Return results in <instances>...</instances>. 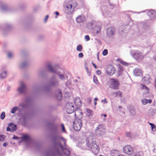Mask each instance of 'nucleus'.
<instances>
[{
	"label": "nucleus",
	"mask_w": 156,
	"mask_h": 156,
	"mask_svg": "<svg viewBox=\"0 0 156 156\" xmlns=\"http://www.w3.org/2000/svg\"><path fill=\"white\" fill-rule=\"evenodd\" d=\"M51 139L55 148L54 153L49 151L46 153V156H61L63 153L66 155L70 154V149L66 144V140L63 137L57 135L52 136Z\"/></svg>",
	"instance_id": "nucleus-1"
},
{
	"label": "nucleus",
	"mask_w": 156,
	"mask_h": 156,
	"mask_svg": "<svg viewBox=\"0 0 156 156\" xmlns=\"http://www.w3.org/2000/svg\"><path fill=\"white\" fill-rule=\"evenodd\" d=\"M86 147H83V149L91 150L93 153L95 154H97L100 150L99 147L96 144L95 140L92 136H89L86 140Z\"/></svg>",
	"instance_id": "nucleus-2"
},
{
	"label": "nucleus",
	"mask_w": 156,
	"mask_h": 156,
	"mask_svg": "<svg viewBox=\"0 0 156 156\" xmlns=\"http://www.w3.org/2000/svg\"><path fill=\"white\" fill-rule=\"evenodd\" d=\"M47 67L50 72L56 74L61 80H66L67 78V74L62 69L56 70L53 68L50 64L48 65Z\"/></svg>",
	"instance_id": "nucleus-3"
},
{
	"label": "nucleus",
	"mask_w": 156,
	"mask_h": 156,
	"mask_svg": "<svg viewBox=\"0 0 156 156\" xmlns=\"http://www.w3.org/2000/svg\"><path fill=\"white\" fill-rule=\"evenodd\" d=\"M77 112V111H76L75 112V119L73 123V128L74 130L76 131L80 130L82 125L81 119L77 118L76 113Z\"/></svg>",
	"instance_id": "nucleus-4"
},
{
	"label": "nucleus",
	"mask_w": 156,
	"mask_h": 156,
	"mask_svg": "<svg viewBox=\"0 0 156 156\" xmlns=\"http://www.w3.org/2000/svg\"><path fill=\"white\" fill-rule=\"evenodd\" d=\"M130 54L137 61L141 60L144 56L142 52L138 50L131 51Z\"/></svg>",
	"instance_id": "nucleus-5"
},
{
	"label": "nucleus",
	"mask_w": 156,
	"mask_h": 156,
	"mask_svg": "<svg viewBox=\"0 0 156 156\" xmlns=\"http://www.w3.org/2000/svg\"><path fill=\"white\" fill-rule=\"evenodd\" d=\"M77 4L76 3L68 4L66 5L64 9L65 12L68 14H72L76 7Z\"/></svg>",
	"instance_id": "nucleus-6"
},
{
	"label": "nucleus",
	"mask_w": 156,
	"mask_h": 156,
	"mask_svg": "<svg viewBox=\"0 0 156 156\" xmlns=\"http://www.w3.org/2000/svg\"><path fill=\"white\" fill-rule=\"evenodd\" d=\"M59 84V81L57 77L55 75L53 76L50 79L48 82L49 87H56Z\"/></svg>",
	"instance_id": "nucleus-7"
},
{
	"label": "nucleus",
	"mask_w": 156,
	"mask_h": 156,
	"mask_svg": "<svg viewBox=\"0 0 156 156\" xmlns=\"http://www.w3.org/2000/svg\"><path fill=\"white\" fill-rule=\"evenodd\" d=\"M105 128L103 124L99 125L95 129V133L97 136H102L105 133Z\"/></svg>",
	"instance_id": "nucleus-8"
},
{
	"label": "nucleus",
	"mask_w": 156,
	"mask_h": 156,
	"mask_svg": "<svg viewBox=\"0 0 156 156\" xmlns=\"http://www.w3.org/2000/svg\"><path fill=\"white\" fill-rule=\"evenodd\" d=\"M90 25L92 28H94L93 32L94 33V34L98 35L101 31V26L96 25V23L94 21H92L90 23Z\"/></svg>",
	"instance_id": "nucleus-9"
},
{
	"label": "nucleus",
	"mask_w": 156,
	"mask_h": 156,
	"mask_svg": "<svg viewBox=\"0 0 156 156\" xmlns=\"http://www.w3.org/2000/svg\"><path fill=\"white\" fill-rule=\"evenodd\" d=\"M123 151L124 153L128 155H131L133 152V149L132 147L129 145L124 146Z\"/></svg>",
	"instance_id": "nucleus-10"
},
{
	"label": "nucleus",
	"mask_w": 156,
	"mask_h": 156,
	"mask_svg": "<svg viewBox=\"0 0 156 156\" xmlns=\"http://www.w3.org/2000/svg\"><path fill=\"white\" fill-rule=\"evenodd\" d=\"M105 71L108 75L111 76L115 73L116 69L112 65H110L108 66Z\"/></svg>",
	"instance_id": "nucleus-11"
},
{
	"label": "nucleus",
	"mask_w": 156,
	"mask_h": 156,
	"mask_svg": "<svg viewBox=\"0 0 156 156\" xmlns=\"http://www.w3.org/2000/svg\"><path fill=\"white\" fill-rule=\"evenodd\" d=\"M111 84V87L114 89H117L119 85V82L118 80L115 79H110Z\"/></svg>",
	"instance_id": "nucleus-12"
},
{
	"label": "nucleus",
	"mask_w": 156,
	"mask_h": 156,
	"mask_svg": "<svg viewBox=\"0 0 156 156\" xmlns=\"http://www.w3.org/2000/svg\"><path fill=\"white\" fill-rule=\"evenodd\" d=\"M66 112L68 114L72 113L74 111V107L72 103H68L66 106Z\"/></svg>",
	"instance_id": "nucleus-13"
},
{
	"label": "nucleus",
	"mask_w": 156,
	"mask_h": 156,
	"mask_svg": "<svg viewBox=\"0 0 156 156\" xmlns=\"http://www.w3.org/2000/svg\"><path fill=\"white\" fill-rule=\"evenodd\" d=\"M26 88V86L24 83L21 82L20 86L17 89L18 91L20 94H23L25 93Z\"/></svg>",
	"instance_id": "nucleus-14"
},
{
	"label": "nucleus",
	"mask_w": 156,
	"mask_h": 156,
	"mask_svg": "<svg viewBox=\"0 0 156 156\" xmlns=\"http://www.w3.org/2000/svg\"><path fill=\"white\" fill-rule=\"evenodd\" d=\"M107 34L109 37L113 36L115 34V29L114 27H110L107 29Z\"/></svg>",
	"instance_id": "nucleus-15"
},
{
	"label": "nucleus",
	"mask_w": 156,
	"mask_h": 156,
	"mask_svg": "<svg viewBox=\"0 0 156 156\" xmlns=\"http://www.w3.org/2000/svg\"><path fill=\"white\" fill-rule=\"evenodd\" d=\"M147 14L152 19L156 18V12L153 10L148 11Z\"/></svg>",
	"instance_id": "nucleus-16"
},
{
	"label": "nucleus",
	"mask_w": 156,
	"mask_h": 156,
	"mask_svg": "<svg viewBox=\"0 0 156 156\" xmlns=\"http://www.w3.org/2000/svg\"><path fill=\"white\" fill-rule=\"evenodd\" d=\"M133 73L136 76H140L142 74V71L139 68H136L134 69Z\"/></svg>",
	"instance_id": "nucleus-17"
},
{
	"label": "nucleus",
	"mask_w": 156,
	"mask_h": 156,
	"mask_svg": "<svg viewBox=\"0 0 156 156\" xmlns=\"http://www.w3.org/2000/svg\"><path fill=\"white\" fill-rule=\"evenodd\" d=\"M76 21L78 23H81L85 20V17L83 15L78 16L76 18Z\"/></svg>",
	"instance_id": "nucleus-18"
},
{
	"label": "nucleus",
	"mask_w": 156,
	"mask_h": 156,
	"mask_svg": "<svg viewBox=\"0 0 156 156\" xmlns=\"http://www.w3.org/2000/svg\"><path fill=\"white\" fill-rule=\"evenodd\" d=\"M150 79V76L149 75H146L142 79V81L143 82H144L145 84H149L150 83V82L149 81Z\"/></svg>",
	"instance_id": "nucleus-19"
},
{
	"label": "nucleus",
	"mask_w": 156,
	"mask_h": 156,
	"mask_svg": "<svg viewBox=\"0 0 156 156\" xmlns=\"http://www.w3.org/2000/svg\"><path fill=\"white\" fill-rule=\"evenodd\" d=\"M127 25H126V27L124 26H121L119 27V32L120 34H122V32H124V33H126L127 30H126V27Z\"/></svg>",
	"instance_id": "nucleus-20"
},
{
	"label": "nucleus",
	"mask_w": 156,
	"mask_h": 156,
	"mask_svg": "<svg viewBox=\"0 0 156 156\" xmlns=\"http://www.w3.org/2000/svg\"><path fill=\"white\" fill-rule=\"evenodd\" d=\"M74 103L75 105L77 107H80L82 105L81 100L79 98H76L74 100Z\"/></svg>",
	"instance_id": "nucleus-21"
},
{
	"label": "nucleus",
	"mask_w": 156,
	"mask_h": 156,
	"mask_svg": "<svg viewBox=\"0 0 156 156\" xmlns=\"http://www.w3.org/2000/svg\"><path fill=\"white\" fill-rule=\"evenodd\" d=\"M122 92L120 91H117L115 92H112V94L115 97L119 96L120 97H122Z\"/></svg>",
	"instance_id": "nucleus-22"
},
{
	"label": "nucleus",
	"mask_w": 156,
	"mask_h": 156,
	"mask_svg": "<svg viewBox=\"0 0 156 156\" xmlns=\"http://www.w3.org/2000/svg\"><path fill=\"white\" fill-rule=\"evenodd\" d=\"M57 93L56 95V98L58 100H60L62 97L61 91L60 90H59Z\"/></svg>",
	"instance_id": "nucleus-23"
},
{
	"label": "nucleus",
	"mask_w": 156,
	"mask_h": 156,
	"mask_svg": "<svg viewBox=\"0 0 156 156\" xmlns=\"http://www.w3.org/2000/svg\"><path fill=\"white\" fill-rule=\"evenodd\" d=\"M7 9V6L5 4L3 3L1 4L0 5V9L1 11H4L6 10Z\"/></svg>",
	"instance_id": "nucleus-24"
},
{
	"label": "nucleus",
	"mask_w": 156,
	"mask_h": 156,
	"mask_svg": "<svg viewBox=\"0 0 156 156\" xmlns=\"http://www.w3.org/2000/svg\"><path fill=\"white\" fill-rule=\"evenodd\" d=\"M7 75V72L6 71L2 72L0 74V78L1 79H4L6 77Z\"/></svg>",
	"instance_id": "nucleus-25"
},
{
	"label": "nucleus",
	"mask_w": 156,
	"mask_h": 156,
	"mask_svg": "<svg viewBox=\"0 0 156 156\" xmlns=\"http://www.w3.org/2000/svg\"><path fill=\"white\" fill-rule=\"evenodd\" d=\"M29 136L27 135H23L21 138L22 141H26L28 140Z\"/></svg>",
	"instance_id": "nucleus-26"
},
{
	"label": "nucleus",
	"mask_w": 156,
	"mask_h": 156,
	"mask_svg": "<svg viewBox=\"0 0 156 156\" xmlns=\"http://www.w3.org/2000/svg\"><path fill=\"white\" fill-rule=\"evenodd\" d=\"M141 86L142 87L143 89L144 90L146 93H148L149 92V89L148 87L143 84H141Z\"/></svg>",
	"instance_id": "nucleus-27"
},
{
	"label": "nucleus",
	"mask_w": 156,
	"mask_h": 156,
	"mask_svg": "<svg viewBox=\"0 0 156 156\" xmlns=\"http://www.w3.org/2000/svg\"><path fill=\"white\" fill-rule=\"evenodd\" d=\"M19 109L18 107L17 106H15L13 107L11 109V112L12 114H14Z\"/></svg>",
	"instance_id": "nucleus-28"
},
{
	"label": "nucleus",
	"mask_w": 156,
	"mask_h": 156,
	"mask_svg": "<svg viewBox=\"0 0 156 156\" xmlns=\"http://www.w3.org/2000/svg\"><path fill=\"white\" fill-rule=\"evenodd\" d=\"M103 15L105 17L109 16L110 15V12H109L105 11L103 12Z\"/></svg>",
	"instance_id": "nucleus-29"
},
{
	"label": "nucleus",
	"mask_w": 156,
	"mask_h": 156,
	"mask_svg": "<svg viewBox=\"0 0 156 156\" xmlns=\"http://www.w3.org/2000/svg\"><path fill=\"white\" fill-rule=\"evenodd\" d=\"M28 64V63L26 61H25L21 62L20 65V66L21 68H23L25 67Z\"/></svg>",
	"instance_id": "nucleus-30"
},
{
	"label": "nucleus",
	"mask_w": 156,
	"mask_h": 156,
	"mask_svg": "<svg viewBox=\"0 0 156 156\" xmlns=\"http://www.w3.org/2000/svg\"><path fill=\"white\" fill-rule=\"evenodd\" d=\"M117 61L124 66H126L128 65L127 63L122 60L121 59H118Z\"/></svg>",
	"instance_id": "nucleus-31"
},
{
	"label": "nucleus",
	"mask_w": 156,
	"mask_h": 156,
	"mask_svg": "<svg viewBox=\"0 0 156 156\" xmlns=\"http://www.w3.org/2000/svg\"><path fill=\"white\" fill-rule=\"evenodd\" d=\"M83 47L81 45L79 44L78 45L76 48V50L77 51L81 52L82 51Z\"/></svg>",
	"instance_id": "nucleus-32"
},
{
	"label": "nucleus",
	"mask_w": 156,
	"mask_h": 156,
	"mask_svg": "<svg viewBox=\"0 0 156 156\" xmlns=\"http://www.w3.org/2000/svg\"><path fill=\"white\" fill-rule=\"evenodd\" d=\"M13 125V124L12 123H9L8 125L9 126L7 127L6 130L7 131H11V129L10 128H9L10 126L12 127V126Z\"/></svg>",
	"instance_id": "nucleus-33"
},
{
	"label": "nucleus",
	"mask_w": 156,
	"mask_h": 156,
	"mask_svg": "<svg viewBox=\"0 0 156 156\" xmlns=\"http://www.w3.org/2000/svg\"><path fill=\"white\" fill-rule=\"evenodd\" d=\"M130 113L133 115H134L136 114V110L134 108L131 109L130 110Z\"/></svg>",
	"instance_id": "nucleus-34"
},
{
	"label": "nucleus",
	"mask_w": 156,
	"mask_h": 156,
	"mask_svg": "<svg viewBox=\"0 0 156 156\" xmlns=\"http://www.w3.org/2000/svg\"><path fill=\"white\" fill-rule=\"evenodd\" d=\"M93 82L96 84L99 85V83L98 82L97 78L96 76H94L93 77Z\"/></svg>",
	"instance_id": "nucleus-35"
},
{
	"label": "nucleus",
	"mask_w": 156,
	"mask_h": 156,
	"mask_svg": "<svg viewBox=\"0 0 156 156\" xmlns=\"http://www.w3.org/2000/svg\"><path fill=\"white\" fill-rule=\"evenodd\" d=\"M117 151L116 150L113 151H112L111 153V156H117V154L116 153Z\"/></svg>",
	"instance_id": "nucleus-36"
},
{
	"label": "nucleus",
	"mask_w": 156,
	"mask_h": 156,
	"mask_svg": "<svg viewBox=\"0 0 156 156\" xmlns=\"http://www.w3.org/2000/svg\"><path fill=\"white\" fill-rule=\"evenodd\" d=\"M147 99L146 98H144L142 99L141 100L142 103L143 105H146L147 103Z\"/></svg>",
	"instance_id": "nucleus-37"
},
{
	"label": "nucleus",
	"mask_w": 156,
	"mask_h": 156,
	"mask_svg": "<svg viewBox=\"0 0 156 156\" xmlns=\"http://www.w3.org/2000/svg\"><path fill=\"white\" fill-rule=\"evenodd\" d=\"M5 113L4 112H2L0 115L1 119H3L5 118Z\"/></svg>",
	"instance_id": "nucleus-38"
},
{
	"label": "nucleus",
	"mask_w": 156,
	"mask_h": 156,
	"mask_svg": "<svg viewBox=\"0 0 156 156\" xmlns=\"http://www.w3.org/2000/svg\"><path fill=\"white\" fill-rule=\"evenodd\" d=\"M13 53L11 52H9L8 53V56L9 58H11L13 57Z\"/></svg>",
	"instance_id": "nucleus-39"
},
{
	"label": "nucleus",
	"mask_w": 156,
	"mask_h": 156,
	"mask_svg": "<svg viewBox=\"0 0 156 156\" xmlns=\"http://www.w3.org/2000/svg\"><path fill=\"white\" fill-rule=\"evenodd\" d=\"M13 126L12 127V129H11V132H14L15 131H16V125H13Z\"/></svg>",
	"instance_id": "nucleus-40"
},
{
	"label": "nucleus",
	"mask_w": 156,
	"mask_h": 156,
	"mask_svg": "<svg viewBox=\"0 0 156 156\" xmlns=\"http://www.w3.org/2000/svg\"><path fill=\"white\" fill-rule=\"evenodd\" d=\"M108 54V50L107 49H104L102 52V54L104 56H105Z\"/></svg>",
	"instance_id": "nucleus-41"
},
{
	"label": "nucleus",
	"mask_w": 156,
	"mask_h": 156,
	"mask_svg": "<svg viewBox=\"0 0 156 156\" xmlns=\"http://www.w3.org/2000/svg\"><path fill=\"white\" fill-rule=\"evenodd\" d=\"M151 126V130L152 131H155L156 130V126L155 125H154L153 124L152 125V126Z\"/></svg>",
	"instance_id": "nucleus-42"
},
{
	"label": "nucleus",
	"mask_w": 156,
	"mask_h": 156,
	"mask_svg": "<svg viewBox=\"0 0 156 156\" xmlns=\"http://www.w3.org/2000/svg\"><path fill=\"white\" fill-rule=\"evenodd\" d=\"M87 112L88 113V115H92V111L89 109H87Z\"/></svg>",
	"instance_id": "nucleus-43"
},
{
	"label": "nucleus",
	"mask_w": 156,
	"mask_h": 156,
	"mask_svg": "<svg viewBox=\"0 0 156 156\" xmlns=\"http://www.w3.org/2000/svg\"><path fill=\"white\" fill-rule=\"evenodd\" d=\"M85 70H86V71L87 72V74L89 76H90V72L89 71L88 68V67H86L85 68Z\"/></svg>",
	"instance_id": "nucleus-44"
},
{
	"label": "nucleus",
	"mask_w": 156,
	"mask_h": 156,
	"mask_svg": "<svg viewBox=\"0 0 156 156\" xmlns=\"http://www.w3.org/2000/svg\"><path fill=\"white\" fill-rule=\"evenodd\" d=\"M85 39L86 41H87L90 40V38L89 35H87L85 36Z\"/></svg>",
	"instance_id": "nucleus-45"
},
{
	"label": "nucleus",
	"mask_w": 156,
	"mask_h": 156,
	"mask_svg": "<svg viewBox=\"0 0 156 156\" xmlns=\"http://www.w3.org/2000/svg\"><path fill=\"white\" fill-rule=\"evenodd\" d=\"M61 126L62 127V131L64 133H66V131L65 130V127L64 126V124H62L61 125Z\"/></svg>",
	"instance_id": "nucleus-46"
},
{
	"label": "nucleus",
	"mask_w": 156,
	"mask_h": 156,
	"mask_svg": "<svg viewBox=\"0 0 156 156\" xmlns=\"http://www.w3.org/2000/svg\"><path fill=\"white\" fill-rule=\"evenodd\" d=\"M78 57L79 58H82L83 57V55L82 53H80L78 55Z\"/></svg>",
	"instance_id": "nucleus-47"
},
{
	"label": "nucleus",
	"mask_w": 156,
	"mask_h": 156,
	"mask_svg": "<svg viewBox=\"0 0 156 156\" xmlns=\"http://www.w3.org/2000/svg\"><path fill=\"white\" fill-rule=\"evenodd\" d=\"M5 139V136L3 135H0V141H2Z\"/></svg>",
	"instance_id": "nucleus-48"
},
{
	"label": "nucleus",
	"mask_w": 156,
	"mask_h": 156,
	"mask_svg": "<svg viewBox=\"0 0 156 156\" xmlns=\"http://www.w3.org/2000/svg\"><path fill=\"white\" fill-rule=\"evenodd\" d=\"M126 135L129 137H131V134L130 132H126Z\"/></svg>",
	"instance_id": "nucleus-49"
},
{
	"label": "nucleus",
	"mask_w": 156,
	"mask_h": 156,
	"mask_svg": "<svg viewBox=\"0 0 156 156\" xmlns=\"http://www.w3.org/2000/svg\"><path fill=\"white\" fill-rule=\"evenodd\" d=\"M101 102L102 103H104L105 104H107L108 103V101H107L106 98H105L104 99L102 100H101Z\"/></svg>",
	"instance_id": "nucleus-50"
},
{
	"label": "nucleus",
	"mask_w": 156,
	"mask_h": 156,
	"mask_svg": "<svg viewBox=\"0 0 156 156\" xmlns=\"http://www.w3.org/2000/svg\"><path fill=\"white\" fill-rule=\"evenodd\" d=\"M19 106L23 108H24L25 107V105L23 103H21L19 104Z\"/></svg>",
	"instance_id": "nucleus-51"
},
{
	"label": "nucleus",
	"mask_w": 156,
	"mask_h": 156,
	"mask_svg": "<svg viewBox=\"0 0 156 156\" xmlns=\"http://www.w3.org/2000/svg\"><path fill=\"white\" fill-rule=\"evenodd\" d=\"M119 67L120 70L121 71H122L123 69V67L121 65H119Z\"/></svg>",
	"instance_id": "nucleus-52"
},
{
	"label": "nucleus",
	"mask_w": 156,
	"mask_h": 156,
	"mask_svg": "<svg viewBox=\"0 0 156 156\" xmlns=\"http://www.w3.org/2000/svg\"><path fill=\"white\" fill-rule=\"evenodd\" d=\"M48 15H46L44 18V21L45 22H46L48 18Z\"/></svg>",
	"instance_id": "nucleus-53"
},
{
	"label": "nucleus",
	"mask_w": 156,
	"mask_h": 156,
	"mask_svg": "<svg viewBox=\"0 0 156 156\" xmlns=\"http://www.w3.org/2000/svg\"><path fill=\"white\" fill-rule=\"evenodd\" d=\"M23 121L24 122L26 121V117L25 115H24L23 116Z\"/></svg>",
	"instance_id": "nucleus-54"
},
{
	"label": "nucleus",
	"mask_w": 156,
	"mask_h": 156,
	"mask_svg": "<svg viewBox=\"0 0 156 156\" xmlns=\"http://www.w3.org/2000/svg\"><path fill=\"white\" fill-rule=\"evenodd\" d=\"M97 73L98 75H100L101 74V71L98 70L97 71Z\"/></svg>",
	"instance_id": "nucleus-55"
},
{
	"label": "nucleus",
	"mask_w": 156,
	"mask_h": 156,
	"mask_svg": "<svg viewBox=\"0 0 156 156\" xmlns=\"http://www.w3.org/2000/svg\"><path fill=\"white\" fill-rule=\"evenodd\" d=\"M8 144V143L7 142L4 143L3 144V147H5Z\"/></svg>",
	"instance_id": "nucleus-56"
},
{
	"label": "nucleus",
	"mask_w": 156,
	"mask_h": 156,
	"mask_svg": "<svg viewBox=\"0 0 156 156\" xmlns=\"http://www.w3.org/2000/svg\"><path fill=\"white\" fill-rule=\"evenodd\" d=\"M147 103H151L152 102V101L150 99H147Z\"/></svg>",
	"instance_id": "nucleus-57"
},
{
	"label": "nucleus",
	"mask_w": 156,
	"mask_h": 156,
	"mask_svg": "<svg viewBox=\"0 0 156 156\" xmlns=\"http://www.w3.org/2000/svg\"><path fill=\"white\" fill-rule=\"evenodd\" d=\"M19 138L18 137L16 136H14L12 138L13 139H18Z\"/></svg>",
	"instance_id": "nucleus-58"
},
{
	"label": "nucleus",
	"mask_w": 156,
	"mask_h": 156,
	"mask_svg": "<svg viewBox=\"0 0 156 156\" xmlns=\"http://www.w3.org/2000/svg\"><path fill=\"white\" fill-rule=\"evenodd\" d=\"M101 116H103L104 117H106V116H107V115L106 114H103V113L101 114Z\"/></svg>",
	"instance_id": "nucleus-59"
},
{
	"label": "nucleus",
	"mask_w": 156,
	"mask_h": 156,
	"mask_svg": "<svg viewBox=\"0 0 156 156\" xmlns=\"http://www.w3.org/2000/svg\"><path fill=\"white\" fill-rule=\"evenodd\" d=\"M84 64L85 68L86 67H88L87 66V63L86 62H84Z\"/></svg>",
	"instance_id": "nucleus-60"
},
{
	"label": "nucleus",
	"mask_w": 156,
	"mask_h": 156,
	"mask_svg": "<svg viewBox=\"0 0 156 156\" xmlns=\"http://www.w3.org/2000/svg\"><path fill=\"white\" fill-rule=\"evenodd\" d=\"M55 14L56 16H58L59 15V13L58 12H55Z\"/></svg>",
	"instance_id": "nucleus-61"
},
{
	"label": "nucleus",
	"mask_w": 156,
	"mask_h": 156,
	"mask_svg": "<svg viewBox=\"0 0 156 156\" xmlns=\"http://www.w3.org/2000/svg\"><path fill=\"white\" fill-rule=\"evenodd\" d=\"M43 73V72L42 70H40L39 72V73L40 74H42Z\"/></svg>",
	"instance_id": "nucleus-62"
},
{
	"label": "nucleus",
	"mask_w": 156,
	"mask_h": 156,
	"mask_svg": "<svg viewBox=\"0 0 156 156\" xmlns=\"http://www.w3.org/2000/svg\"><path fill=\"white\" fill-rule=\"evenodd\" d=\"M92 64L94 66V67L95 68H97V67L96 66L94 63H92Z\"/></svg>",
	"instance_id": "nucleus-63"
},
{
	"label": "nucleus",
	"mask_w": 156,
	"mask_h": 156,
	"mask_svg": "<svg viewBox=\"0 0 156 156\" xmlns=\"http://www.w3.org/2000/svg\"><path fill=\"white\" fill-rule=\"evenodd\" d=\"M45 90H48L49 89V87H45Z\"/></svg>",
	"instance_id": "nucleus-64"
}]
</instances>
